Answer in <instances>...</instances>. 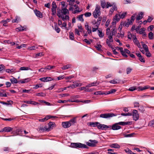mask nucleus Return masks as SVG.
<instances>
[{"instance_id": "nucleus-41", "label": "nucleus", "mask_w": 154, "mask_h": 154, "mask_svg": "<svg viewBox=\"0 0 154 154\" xmlns=\"http://www.w3.org/2000/svg\"><path fill=\"white\" fill-rule=\"evenodd\" d=\"M40 130H41V131L44 132L45 131H48V129L46 127H41L40 128Z\"/></svg>"}, {"instance_id": "nucleus-30", "label": "nucleus", "mask_w": 154, "mask_h": 154, "mask_svg": "<svg viewBox=\"0 0 154 154\" xmlns=\"http://www.w3.org/2000/svg\"><path fill=\"white\" fill-rule=\"evenodd\" d=\"M25 29L24 27L20 26L18 27L16 29V30L17 31H24Z\"/></svg>"}, {"instance_id": "nucleus-2", "label": "nucleus", "mask_w": 154, "mask_h": 154, "mask_svg": "<svg viewBox=\"0 0 154 154\" xmlns=\"http://www.w3.org/2000/svg\"><path fill=\"white\" fill-rule=\"evenodd\" d=\"M131 124V122H120L113 124L111 126V129L114 130H118L120 129L121 128V126L118 125H119L124 126L125 125H130Z\"/></svg>"}, {"instance_id": "nucleus-28", "label": "nucleus", "mask_w": 154, "mask_h": 154, "mask_svg": "<svg viewBox=\"0 0 154 154\" xmlns=\"http://www.w3.org/2000/svg\"><path fill=\"white\" fill-rule=\"evenodd\" d=\"M110 146L112 148H119L120 146L117 143H113L111 144Z\"/></svg>"}, {"instance_id": "nucleus-36", "label": "nucleus", "mask_w": 154, "mask_h": 154, "mask_svg": "<svg viewBox=\"0 0 154 154\" xmlns=\"http://www.w3.org/2000/svg\"><path fill=\"white\" fill-rule=\"evenodd\" d=\"M120 18V17L119 16V14H116L114 18V19L115 20H116L117 22H118Z\"/></svg>"}, {"instance_id": "nucleus-49", "label": "nucleus", "mask_w": 154, "mask_h": 154, "mask_svg": "<svg viewBox=\"0 0 154 154\" xmlns=\"http://www.w3.org/2000/svg\"><path fill=\"white\" fill-rule=\"evenodd\" d=\"M98 35L100 37H103L104 35V34L103 33H102V31H100L99 30H98Z\"/></svg>"}, {"instance_id": "nucleus-8", "label": "nucleus", "mask_w": 154, "mask_h": 154, "mask_svg": "<svg viewBox=\"0 0 154 154\" xmlns=\"http://www.w3.org/2000/svg\"><path fill=\"white\" fill-rule=\"evenodd\" d=\"M136 15V14H133L131 17V20H128L127 22L125 24V26L127 27H128L130 25L132 24V23L134 21L135 19Z\"/></svg>"}, {"instance_id": "nucleus-42", "label": "nucleus", "mask_w": 154, "mask_h": 154, "mask_svg": "<svg viewBox=\"0 0 154 154\" xmlns=\"http://www.w3.org/2000/svg\"><path fill=\"white\" fill-rule=\"evenodd\" d=\"M55 66H54L49 65V66H46L45 67V68H46V70L48 69V70H50L51 69H53L55 68Z\"/></svg>"}, {"instance_id": "nucleus-16", "label": "nucleus", "mask_w": 154, "mask_h": 154, "mask_svg": "<svg viewBox=\"0 0 154 154\" xmlns=\"http://www.w3.org/2000/svg\"><path fill=\"white\" fill-rule=\"evenodd\" d=\"M34 12L37 16L40 18H42V13L40 11H38L37 10L35 9L34 11Z\"/></svg>"}, {"instance_id": "nucleus-10", "label": "nucleus", "mask_w": 154, "mask_h": 154, "mask_svg": "<svg viewBox=\"0 0 154 154\" xmlns=\"http://www.w3.org/2000/svg\"><path fill=\"white\" fill-rule=\"evenodd\" d=\"M89 142H86V144L88 146L91 147H94L96 146V144L98 143V141L95 140H89Z\"/></svg>"}, {"instance_id": "nucleus-1", "label": "nucleus", "mask_w": 154, "mask_h": 154, "mask_svg": "<svg viewBox=\"0 0 154 154\" xmlns=\"http://www.w3.org/2000/svg\"><path fill=\"white\" fill-rule=\"evenodd\" d=\"M13 128L9 127H6L3 128L1 131L0 132H9L12 131V134L14 135H16L19 134L20 133L22 132V130L21 129H17L15 131H13Z\"/></svg>"}, {"instance_id": "nucleus-35", "label": "nucleus", "mask_w": 154, "mask_h": 154, "mask_svg": "<svg viewBox=\"0 0 154 154\" xmlns=\"http://www.w3.org/2000/svg\"><path fill=\"white\" fill-rule=\"evenodd\" d=\"M127 14V12H123L122 14H121V13H120L119 14V16L121 18L123 19L125 17Z\"/></svg>"}, {"instance_id": "nucleus-52", "label": "nucleus", "mask_w": 154, "mask_h": 154, "mask_svg": "<svg viewBox=\"0 0 154 154\" xmlns=\"http://www.w3.org/2000/svg\"><path fill=\"white\" fill-rule=\"evenodd\" d=\"M117 33V29L114 28L113 29L111 32L110 33V34H111L112 35H115Z\"/></svg>"}, {"instance_id": "nucleus-63", "label": "nucleus", "mask_w": 154, "mask_h": 154, "mask_svg": "<svg viewBox=\"0 0 154 154\" xmlns=\"http://www.w3.org/2000/svg\"><path fill=\"white\" fill-rule=\"evenodd\" d=\"M133 36H134V38L133 39V41L134 43L135 44L137 42H138V41L137 40L136 36L135 35H133Z\"/></svg>"}, {"instance_id": "nucleus-40", "label": "nucleus", "mask_w": 154, "mask_h": 154, "mask_svg": "<svg viewBox=\"0 0 154 154\" xmlns=\"http://www.w3.org/2000/svg\"><path fill=\"white\" fill-rule=\"evenodd\" d=\"M108 153L109 154H117V153L114 152H113L114 149H109L107 150Z\"/></svg>"}, {"instance_id": "nucleus-50", "label": "nucleus", "mask_w": 154, "mask_h": 154, "mask_svg": "<svg viewBox=\"0 0 154 154\" xmlns=\"http://www.w3.org/2000/svg\"><path fill=\"white\" fill-rule=\"evenodd\" d=\"M15 71V69H7L6 70V72L8 73H11Z\"/></svg>"}, {"instance_id": "nucleus-9", "label": "nucleus", "mask_w": 154, "mask_h": 154, "mask_svg": "<svg viewBox=\"0 0 154 154\" xmlns=\"http://www.w3.org/2000/svg\"><path fill=\"white\" fill-rule=\"evenodd\" d=\"M111 126L110 125H107L104 124H98L97 126V128L99 129H101L102 130H106L108 128H111Z\"/></svg>"}, {"instance_id": "nucleus-53", "label": "nucleus", "mask_w": 154, "mask_h": 154, "mask_svg": "<svg viewBox=\"0 0 154 154\" xmlns=\"http://www.w3.org/2000/svg\"><path fill=\"white\" fill-rule=\"evenodd\" d=\"M5 66L3 64L0 65V72H2V71L5 69Z\"/></svg>"}, {"instance_id": "nucleus-39", "label": "nucleus", "mask_w": 154, "mask_h": 154, "mask_svg": "<svg viewBox=\"0 0 154 154\" xmlns=\"http://www.w3.org/2000/svg\"><path fill=\"white\" fill-rule=\"evenodd\" d=\"M134 134V133H131L129 134H126L125 133H123V135L124 137H131L133 136V135Z\"/></svg>"}, {"instance_id": "nucleus-64", "label": "nucleus", "mask_w": 154, "mask_h": 154, "mask_svg": "<svg viewBox=\"0 0 154 154\" xmlns=\"http://www.w3.org/2000/svg\"><path fill=\"white\" fill-rule=\"evenodd\" d=\"M138 110L140 112L142 113H143L145 111V109L144 107L142 106H140L138 109Z\"/></svg>"}, {"instance_id": "nucleus-20", "label": "nucleus", "mask_w": 154, "mask_h": 154, "mask_svg": "<svg viewBox=\"0 0 154 154\" xmlns=\"http://www.w3.org/2000/svg\"><path fill=\"white\" fill-rule=\"evenodd\" d=\"M149 88H150V87L149 85H146L143 87H142L140 86V87H139L138 88V91H142L143 90L147 89H148Z\"/></svg>"}, {"instance_id": "nucleus-5", "label": "nucleus", "mask_w": 154, "mask_h": 154, "mask_svg": "<svg viewBox=\"0 0 154 154\" xmlns=\"http://www.w3.org/2000/svg\"><path fill=\"white\" fill-rule=\"evenodd\" d=\"M116 114H115L112 113L102 114L100 115V117L105 119H108L110 118L116 116Z\"/></svg>"}, {"instance_id": "nucleus-38", "label": "nucleus", "mask_w": 154, "mask_h": 154, "mask_svg": "<svg viewBox=\"0 0 154 154\" xmlns=\"http://www.w3.org/2000/svg\"><path fill=\"white\" fill-rule=\"evenodd\" d=\"M71 65L70 64H68L64 66L63 67L61 68V69L63 70H65L70 68L71 67Z\"/></svg>"}, {"instance_id": "nucleus-24", "label": "nucleus", "mask_w": 154, "mask_h": 154, "mask_svg": "<svg viewBox=\"0 0 154 154\" xmlns=\"http://www.w3.org/2000/svg\"><path fill=\"white\" fill-rule=\"evenodd\" d=\"M66 7L65 8H62L61 10V12L64 15H66L67 14H69V12L68 10L66 8Z\"/></svg>"}, {"instance_id": "nucleus-31", "label": "nucleus", "mask_w": 154, "mask_h": 154, "mask_svg": "<svg viewBox=\"0 0 154 154\" xmlns=\"http://www.w3.org/2000/svg\"><path fill=\"white\" fill-rule=\"evenodd\" d=\"M12 77L13 78L10 79L11 83L12 84H16L17 83L18 81L17 79L13 77Z\"/></svg>"}, {"instance_id": "nucleus-62", "label": "nucleus", "mask_w": 154, "mask_h": 154, "mask_svg": "<svg viewBox=\"0 0 154 154\" xmlns=\"http://www.w3.org/2000/svg\"><path fill=\"white\" fill-rule=\"evenodd\" d=\"M46 68L45 67V68H41V69H39L38 71L39 72H46Z\"/></svg>"}, {"instance_id": "nucleus-61", "label": "nucleus", "mask_w": 154, "mask_h": 154, "mask_svg": "<svg viewBox=\"0 0 154 154\" xmlns=\"http://www.w3.org/2000/svg\"><path fill=\"white\" fill-rule=\"evenodd\" d=\"M18 19H19V18H18L17 16H16L15 19H13L12 20V22L13 23H18L19 21Z\"/></svg>"}, {"instance_id": "nucleus-46", "label": "nucleus", "mask_w": 154, "mask_h": 154, "mask_svg": "<svg viewBox=\"0 0 154 154\" xmlns=\"http://www.w3.org/2000/svg\"><path fill=\"white\" fill-rule=\"evenodd\" d=\"M30 80L29 78L26 79H24L23 80H20V82L21 83H24L26 82H29Z\"/></svg>"}, {"instance_id": "nucleus-32", "label": "nucleus", "mask_w": 154, "mask_h": 154, "mask_svg": "<svg viewBox=\"0 0 154 154\" xmlns=\"http://www.w3.org/2000/svg\"><path fill=\"white\" fill-rule=\"evenodd\" d=\"M94 94L95 95H106L105 92H102L101 91H97L96 92H94Z\"/></svg>"}, {"instance_id": "nucleus-26", "label": "nucleus", "mask_w": 154, "mask_h": 154, "mask_svg": "<svg viewBox=\"0 0 154 154\" xmlns=\"http://www.w3.org/2000/svg\"><path fill=\"white\" fill-rule=\"evenodd\" d=\"M0 103L4 105H11L13 103V102L11 100L8 101L7 102L2 101L0 102Z\"/></svg>"}, {"instance_id": "nucleus-59", "label": "nucleus", "mask_w": 154, "mask_h": 154, "mask_svg": "<svg viewBox=\"0 0 154 154\" xmlns=\"http://www.w3.org/2000/svg\"><path fill=\"white\" fill-rule=\"evenodd\" d=\"M54 27L55 29V31H56V32L58 33H59L60 31V29L59 27H57V26H55Z\"/></svg>"}, {"instance_id": "nucleus-4", "label": "nucleus", "mask_w": 154, "mask_h": 154, "mask_svg": "<svg viewBox=\"0 0 154 154\" xmlns=\"http://www.w3.org/2000/svg\"><path fill=\"white\" fill-rule=\"evenodd\" d=\"M100 8L99 5H96L95 10L93 13V15L94 18H97L101 14Z\"/></svg>"}, {"instance_id": "nucleus-21", "label": "nucleus", "mask_w": 154, "mask_h": 154, "mask_svg": "<svg viewBox=\"0 0 154 154\" xmlns=\"http://www.w3.org/2000/svg\"><path fill=\"white\" fill-rule=\"evenodd\" d=\"M74 7H75V11L72 12L74 14H75L76 13L80 12L82 10H79V7L78 5H74Z\"/></svg>"}, {"instance_id": "nucleus-58", "label": "nucleus", "mask_w": 154, "mask_h": 154, "mask_svg": "<svg viewBox=\"0 0 154 154\" xmlns=\"http://www.w3.org/2000/svg\"><path fill=\"white\" fill-rule=\"evenodd\" d=\"M102 46L100 44H97V45L95 46V47L98 51H100L101 50V48Z\"/></svg>"}, {"instance_id": "nucleus-25", "label": "nucleus", "mask_w": 154, "mask_h": 154, "mask_svg": "<svg viewBox=\"0 0 154 154\" xmlns=\"http://www.w3.org/2000/svg\"><path fill=\"white\" fill-rule=\"evenodd\" d=\"M143 14L142 12H140L138 14L136 18L137 20H141L143 17Z\"/></svg>"}, {"instance_id": "nucleus-14", "label": "nucleus", "mask_w": 154, "mask_h": 154, "mask_svg": "<svg viewBox=\"0 0 154 154\" xmlns=\"http://www.w3.org/2000/svg\"><path fill=\"white\" fill-rule=\"evenodd\" d=\"M48 131H50L51 129H52L55 126V123L53 122H50L48 123Z\"/></svg>"}, {"instance_id": "nucleus-11", "label": "nucleus", "mask_w": 154, "mask_h": 154, "mask_svg": "<svg viewBox=\"0 0 154 154\" xmlns=\"http://www.w3.org/2000/svg\"><path fill=\"white\" fill-rule=\"evenodd\" d=\"M56 117H57L56 116H50V115H48V116H47L45 118H44L39 119V121H40V122H44V121L47 120L48 119H49L51 118H55Z\"/></svg>"}, {"instance_id": "nucleus-56", "label": "nucleus", "mask_w": 154, "mask_h": 154, "mask_svg": "<svg viewBox=\"0 0 154 154\" xmlns=\"http://www.w3.org/2000/svg\"><path fill=\"white\" fill-rule=\"evenodd\" d=\"M142 46L143 48L145 50V51H148V49L147 47V46L145 44H143L142 45Z\"/></svg>"}, {"instance_id": "nucleus-19", "label": "nucleus", "mask_w": 154, "mask_h": 154, "mask_svg": "<svg viewBox=\"0 0 154 154\" xmlns=\"http://www.w3.org/2000/svg\"><path fill=\"white\" fill-rule=\"evenodd\" d=\"M117 10V7L116 5H114L113 6L112 8H110L109 12V14H113L114 11L115 10L116 11Z\"/></svg>"}, {"instance_id": "nucleus-47", "label": "nucleus", "mask_w": 154, "mask_h": 154, "mask_svg": "<svg viewBox=\"0 0 154 154\" xmlns=\"http://www.w3.org/2000/svg\"><path fill=\"white\" fill-rule=\"evenodd\" d=\"M148 125L149 126L154 127V119L149 122Z\"/></svg>"}, {"instance_id": "nucleus-17", "label": "nucleus", "mask_w": 154, "mask_h": 154, "mask_svg": "<svg viewBox=\"0 0 154 154\" xmlns=\"http://www.w3.org/2000/svg\"><path fill=\"white\" fill-rule=\"evenodd\" d=\"M77 118V117H75L69 121V122L70 123L71 126L72 125H74L75 123H76V119Z\"/></svg>"}, {"instance_id": "nucleus-51", "label": "nucleus", "mask_w": 154, "mask_h": 154, "mask_svg": "<svg viewBox=\"0 0 154 154\" xmlns=\"http://www.w3.org/2000/svg\"><path fill=\"white\" fill-rule=\"evenodd\" d=\"M112 36L111 34H110L109 35H108V40L109 41H110L111 42H113V38H112Z\"/></svg>"}, {"instance_id": "nucleus-43", "label": "nucleus", "mask_w": 154, "mask_h": 154, "mask_svg": "<svg viewBox=\"0 0 154 154\" xmlns=\"http://www.w3.org/2000/svg\"><path fill=\"white\" fill-rule=\"evenodd\" d=\"M36 95L38 96L45 97L46 96V94L44 93L41 92L36 93Z\"/></svg>"}, {"instance_id": "nucleus-60", "label": "nucleus", "mask_w": 154, "mask_h": 154, "mask_svg": "<svg viewBox=\"0 0 154 154\" xmlns=\"http://www.w3.org/2000/svg\"><path fill=\"white\" fill-rule=\"evenodd\" d=\"M84 15L86 17H89L91 15V14L90 12H87L85 13Z\"/></svg>"}, {"instance_id": "nucleus-29", "label": "nucleus", "mask_w": 154, "mask_h": 154, "mask_svg": "<svg viewBox=\"0 0 154 154\" xmlns=\"http://www.w3.org/2000/svg\"><path fill=\"white\" fill-rule=\"evenodd\" d=\"M120 82V80L119 79H113L109 81V82L112 84H117L119 83Z\"/></svg>"}, {"instance_id": "nucleus-23", "label": "nucleus", "mask_w": 154, "mask_h": 154, "mask_svg": "<svg viewBox=\"0 0 154 154\" xmlns=\"http://www.w3.org/2000/svg\"><path fill=\"white\" fill-rule=\"evenodd\" d=\"M38 47H42V46H40L38 45V46H35V45H34L30 47H29L27 48V49L28 50H35L36 49L38 48Z\"/></svg>"}, {"instance_id": "nucleus-44", "label": "nucleus", "mask_w": 154, "mask_h": 154, "mask_svg": "<svg viewBox=\"0 0 154 154\" xmlns=\"http://www.w3.org/2000/svg\"><path fill=\"white\" fill-rule=\"evenodd\" d=\"M97 84V82H94L91 83L89 84L88 85H87V87H91V86H94L95 85H96V84Z\"/></svg>"}, {"instance_id": "nucleus-54", "label": "nucleus", "mask_w": 154, "mask_h": 154, "mask_svg": "<svg viewBox=\"0 0 154 154\" xmlns=\"http://www.w3.org/2000/svg\"><path fill=\"white\" fill-rule=\"evenodd\" d=\"M111 42H112L109 41L108 39V38L106 39V43L107 44V45L110 48V47H112V44H111Z\"/></svg>"}, {"instance_id": "nucleus-45", "label": "nucleus", "mask_w": 154, "mask_h": 154, "mask_svg": "<svg viewBox=\"0 0 154 154\" xmlns=\"http://www.w3.org/2000/svg\"><path fill=\"white\" fill-rule=\"evenodd\" d=\"M69 37L70 39L72 40H73L74 38V34L72 32L69 33Z\"/></svg>"}, {"instance_id": "nucleus-22", "label": "nucleus", "mask_w": 154, "mask_h": 154, "mask_svg": "<svg viewBox=\"0 0 154 154\" xmlns=\"http://www.w3.org/2000/svg\"><path fill=\"white\" fill-rule=\"evenodd\" d=\"M85 28L86 30H87L88 34H90L91 33V27H89L88 24L87 23L85 25Z\"/></svg>"}, {"instance_id": "nucleus-37", "label": "nucleus", "mask_w": 154, "mask_h": 154, "mask_svg": "<svg viewBox=\"0 0 154 154\" xmlns=\"http://www.w3.org/2000/svg\"><path fill=\"white\" fill-rule=\"evenodd\" d=\"M83 14L79 15L77 17V18H78V20L79 21H81L82 22H83L84 21V19H83Z\"/></svg>"}, {"instance_id": "nucleus-12", "label": "nucleus", "mask_w": 154, "mask_h": 154, "mask_svg": "<svg viewBox=\"0 0 154 154\" xmlns=\"http://www.w3.org/2000/svg\"><path fill=\"white\" fill-rule=\"evenodd\" d=\"M39 79L43 82H47L53 80V79L50 77H43L40 78Z\"/></svg>"}, {"instance_id": "nucleus-55", "label": "nucleus", "mask_w": 154, "mask_h": 154, "mask_svg": "<svg viewBox=\"0 0 154 154\" xmlns=\"http://www.w3.org/2000/svg\"><path fill=\"white\" fill-rule=\"evenodd\" d=\"M145 30V29L144 28H142L140 29V30L139 31V33L140 34H143L144 33V35H146V33L144 32Z\"/></svg>"}, {"instance_id": "nucleus-57", "label": "nucleus", "mask_w": 154, "mask_h": 154, "mask_svg": "<svg viewBox=\"0 0 154 154\" xmlns=\"http://www.w3.org/2000/svg\"><path fill=\"white\" fill-rule=\"evenodd\" d=\"M101 5L103 8H104L106 7V3L104 1H102L101 2Z\"/></svg>"}, {"instance_id": "nucleus-18", "label": "nucleus", "mask_w": 154, "mask_h": 154, "mask_svg": "<svg viewBox=\"0 0 154 154\" xmlns=\"http://www.w3.org/2000/svg\"><path fill=\"white\" fill-rule=\"evenodd\" d=\"M24 102L26 103H27L28 104H33L34 105H36L38 104V103L36 102H35L34 101H31V100L24 101Z\"/></svg>"}, {"instance_id": "nucleus-3", "label": "nucleus", "mask_w": 154, "mask_h": 154, "mask_svg": "<svg viewBox=\"0 0 154 154\" xmlns=\"http://www.w3.org/2000/svg\"><path fill=\"white\" fill-rule=\"evenodd\" d=\"M70 146L72 147L75 148H88V147L86 145L80 143H72L71 144Z\"/></svg>"}, {"instance_id": "nucleus-33", "label": "nucleus", "mask_w": 154, "mask_h": 154, "mask_svg": "<svg viewBox=\"0 0 154 154\" xmlns=\"http://www.w3.org/2000/svg\"><path fill=\"white\" fill-rule=\"evenodd\" d=\"M57 7H52L51 11L52 12V15H54L55 14L56 12V8Z\"/></svg>"}, {"instance_id": "nucleus-15", "label": "nucleus", "mask_w": 154, "mask_h": 154, "mask_svg": "<svg viewBox=\"0 0 154 154\" xmlns=\"http://www.w3.org/2000/svg\"><path fill=\"white\" fill-rule=\"evenodd\" d=\"M98 124H99V122H92L88 123V125L91 127H97V126H98Z\"/></svg>"}, {"instance_id": "nucleus-48", "label": "nucleus", "mask_w": 154, "mask_h": 154, "mask_svg": "<svg viewBox=\"0 0 154 154\" xmlns=\"http://www.w3.org/2000/svg\"><path fill=\"white\" fill-rule=\"evenodd\" d=\"M153 34L152 32H149L148 34V37L150 39H152L153 38Z\"/></svg>"}, {"instance_id": "nucleus-13", "label": "nucleus", "mask_w": 154, "mask_h": 154, "mask_svg": "<svg viewBox=\"0 0 154 154\" xmlns=\"http://www.w3.org/2000/svg\"><path fill=\"white\" fill-rule=\"evenodd\" d=\"M62 125L63 127L64 128H67L71 126L70 123L69 121L63 122L62 123Z\"/></svg>"}, {"instance_id": "nucleus-34", "label": "nucleus", "mask_w": 154, "mask_h": 154, "mask_svg": "<svg viewBox=\"0 0 154 154\" xmlns=\"http://www.w3.org/2000/svg\"><path fill=\"white\" fill-rule=\"evenodd\" d=\"M116 89H113L109 91H105L106 95L113 93L116 92Z\"/></svg>"}, {"instance_id": "nucleus-27", "label": "nucleus", "mask_w": 154, "mask_h": 154, "mask_svg": "<svg viewBox=\"0 0 154 154\" xmlns=\"http://www.w3.org/2000/svg\"><path fill=\"white\" fill-rule=\"evenodd\" d=\"M32 70V69L30 67H21L20 69L19 70Z\"/></svg>"}, {"instance_id": "nucleus-6", "label": "nucleus", "mask_w": 154, "mask_h": 154, "mask_svg": "<svg viewBox=\"0 0 154 154\" xmlns=\"http://www.w3.org/2000/svg\"><path fill=\"white\" fill-rule=\"evenodd\" d=\"M61 10L57 9V15L59 17H60L63 20L65 21V20L69 19V17L68 15H66L65 17L63 15H62L61 14Z\"/></svg>"}, {"instance_id": "nucleus-7", "label": "nucleus", "mask_w": 154, "mask_h": 154, "mask_svg": "<svg viewBox=\"0 0 154 154\" xmlns=\"http://www.w3.org/2000/svg\"><path fill=\"white\" fill-rule=\"evenodd\" d=\"M132 116L134 120L136 121L138 120L139 117V115L137 111L133 109L132 111Z\"/></svg>"}]
</instances>
